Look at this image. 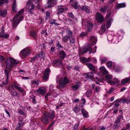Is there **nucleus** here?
Here are the masks:
<instances>
[{
  "mask_svg": "<svg viewBox=\"0 0 130 130\" xmlns=\"http://www.w3.org/2000/svg\"><path fill=\"white\" fill-rule=\"evenodd\" d=\"M39 3L38 0L37 1L36 0H29L27 3L26 7L28 12L30 14L33 13L35 7V5H34V3H35L36 4H37V3L38 5L36 6V7L38 9H39L40 6L39 5Z\"/></svg>",
  "mask_w": 130,
  "mask_h": 130,
  "instance_id": "f257e3e1",
  "label": "nucleus"
},
{
  "mask_svg": "<svg viewBox=\"0 0 130 130\" xmlns=\"http://www.w3.org/2000/svg\"><path fill=\"white\" fill-rule=\"evenodd\" d=\"M24 9H23L19 11L18 14L15 15L12 19V25L13 28L16 27L19 23L20 22L23 18L22 16H20V15L23 13Z\"/></svg>",
  "mask_w": 130,
  "mask_h": 130,
  "instance_id": "f03ea898",
  "label": "nucleus"
},
{
  "mask_svg": "<svg viewBox=\"0 0 130 130\" xmlns=\"http://www.w3.org/2000/svg\"><path fill=\"white\" fill-rule=\"evenodd\" d=\"M5 62L6 68L8 69H11L13 67L16 66L19 62V61L11 57L6 59Z\"/></svg>",
  "mask_w": 130,
  "mask_h": 130,
  "instance_id": "7ed1b4c3",
  "label": "nucleus"
},
{
  "mask_svg": "<svg viewBox=\"0 0 130 130\" xmlns=\"http://www.w3.org/2000/svg\"><path fill=\"white\" fill-rule=\"evenodd\" d=\"M96 46H95L92 49L90 47V45L88 44L86 47H84L80 50L82 54H83L84 53H87L88 51H89V53H94L96 52Z\"/></svg>",
  "mask_w": 130,
  "mask_h": 130,
  "instance_id": "20e7f679",
  "label": "nucleus"
},
{
  "mask_svg": "<svg viewBox=\"0 0 130 130\" xmlns=\"http://www.w3.org/2000/svg\"><path fill=\"white\" fill-rule=\"evenodd\" d=\"M30 51V50L29 48H24L20 52V56L22 58L24 59L29 54Z\"/></svg>",
  "mask_w": 130,
  "mask_h": 130,
  "instance_id": "39448f33",
  "label": "nucleus"
},
{
  "mask_svg": "<svg viewBox=\"0 0 130 130\" xmlns=\"http://www.w3.org/2000/svg\"><path fill=\"white\" fill-rule=\"evenodd\" d=\"M69 80L66 77H65L63 78H61L59 82V87L63 88L65 86L66 84L69 83Z\"/></svg>",
  "mask_w": 130,
  "mask_h": 130,
  "instance_id": "423d86ee",
  "label": "nucleus"
},
{
  "mask_svg": "<svg viewBox=\"0 0 130 130\" xmlns=\"http://www.w3.org/2000/svg\"><path fill=\"white\" fill-rule=\"evenodd\" d=\"M122 117V116L121 115H119L118 116L113 125V128L114 129H116L119 127V123Z\"/></svg>",
  "mask_w": 130,
  "mask_h": 130,
  "instance_id": "0eeeda50",
  "label": "nucleus"
},
{
  "mask_svg": "<svg viewBox=\"0 0 130 130\" xmlns=\"http://www.w3.org/2000/svg\"><path fill=\"white\" fill-rule=\"evenodd\" d=\"M46 92V89L44 87H41L35 91V92L38 95L41 94L42 95H44Z\"/></svg>",
  "mask_w": 130,
  "mask_h": 130,
  "instance_id": "6e6552de",
  "label": "nucleus"
},
{
  "mask_svg": "<svg viewBox=\"0 0 130 130\" xmlns=\"http://www.w3.org/2000/svg\"><path fill=\"white\" fill-rule=\"evenodd\" d=\"M67 10V8L64 6L60 5L58 6L57 8V14L58 15L59 14L62 13Z\"/></svg>",
  "mask_w": 130,
  "mask_h": 130,
  "instance_id": "1a4fd4ad",
  "label": "nucleus"
},
{
  "mask_svg": "<svg viewBox=\"0 0 130 130\" xmlns=\"http://www.w3.org/2000/svg\"><path fill=\"white\" fill-rule=\"evenodd\" d=\"M54 66L55 67H59L62 65V62L61 60L59 59L54 60L53 62Z\"/></svg>",
  "mask_w": 130,
  "mask_h": 130,
  "instance_id": "9d476101",
  "label": "nucleus"
},
{
  "mask_svg": "<svg viewBox=\"0 0 130 130\" xmlns=\"http://www.w3.org/2000/svg\"><path fill=\"white\" fill-rule=\"evenodd\" d=\"M57 3L56 0H48L46 4L44 6L45 7L49 8L52 7L53 4H56Z\"/></svg>",
  "mask_w": 130,
  "mask_h": 130,
  "instance_id": "9b49d317",
  "label": "nucleus"
},
{
  "mask_svg": "<svg viewBox=\"0 0 130 130\" xmlns=\"http://www.w3.org/2000/svg\"><path fill=\"white\" fill-rule=\"evenodd\" d=\"M96 18L97 20L100 23H102L104 20L103 17L99 12L96 13Z\"/></svg>",
  "mask_w": 130,
  "mask_h": 130,
  "instance_id": "f8f14e48",
  "label": "nucleus"
},
{
  "mask_svg": "<svg viewBox=\"0 0 130 130\" xmlns=\"http://www.w3.org/2000/svg\"><path fill=\"white\" fill-rule=\"evenodd\" d=\"M44 113L46 115V116L48 118L52 119H54L55 115V112L53 110H51L50 112L47 113L45 112Z\"/></svg>",
  "mask_w": 130,
  "mask_h": 130,
  "instance_id": "ddd939ff",
  "label": "nucleus"
},
{
  "mask_svg": "<svg viewBox=\"0 0 130 130\" xmlns=\"http://www.w3.org/2000/svg\"><path fill=\"white\" fill-rule=\"evenodd\" d=\"M50 71L49 69H46L44 71V75L43 76V79L44 80H46L49 78V73Z\"/></svg>",
  "mask_w": 130,
  "mask_h": 130,
  "instance_id": "4468645a",
  "label": "nucleus"
},
{
  "mask_svg": "<svg viewBox=\"0 0 130 130\" xmlns=\"http://www.w3.org/2000/svg\"><path fill=\"white\" fill-rule=\"evenodd\" d=\"M41 121L44 123V124H46L48 123L49 121L48 117L46 116V115L44 113V116L41 118Z\"/></svg>",
  "mask_w": 130,
  "mask_h": 130,
  "instance_id": "2eb2a0df",
  "label": "nucleus"
},
{
  "mask_svg": "<svg viewBox=\"0 0 130 130\" xmlns=\"http://www.w3.org/2000/svg\"><path fill=\"white\" fill-rule=\"evenodd\" d=\"M5 72L6 77V82H3L2 83L4 86L8 83L9 74H10V71H7L6 69L5 70Z\"/></svg>",
  "mask_w": 130,
  "mask_h": 130,
  "instance_id": "dca6fc26",
  "label": "nucleus"
},
{
  "mask_svg": "<svg viewBox=\"0 0 130 130\" xmlns=\"http://www.w3.org/2000/svg\"><path fill=\"white\" fill-rule=\"evenodd\" d=\"M24 124V123L22 122L20 120H19L17 126L16 128V130H22V127Z\"/></svg>",
  "mask_w": 130,
  "mask_h": 130,
  "instance_id": "f3484780",
  "label": "nucleus"
},
{
  "mask_svg": "<svg viewBox=\"0 0 130 130\" xmlns=\"http://www.w3.org/2000/svg\"><path fill=\"white\" fill-rule=\"evenodd\" d=\"M38 82L36 79H33L31 80L30 84L32 88L37 87L38 86Z\"/></svg>",
  "mask_w": 130,
  "mask_h": 130,
  "instance_id": "a211bd4d",
  "label": "nucleus"
},
{
  "mask_svg": "<svg viewBox=\"0 0 130 130\" xmlns=\"http://www.w3.org/2000/svg\"><path fill=\"white\" fill-rule=\"evenodd\" d=\"M18 85H19L15 83H14L13 84V87L18 91L21 93H23L24 91V89L21 87L19 86Z\"/></svg>",
  "mask_w": 130,
  "mask_h": 130,
  "instance_id": "6ab92c4d",
  "label": "nucleus"
},
{
  "mask_svg": "<svg viewBox=\"0 0 130 130\" xmlns=\"http://www.w3.org/2000/svg\"><path fill=\"white\" fill-rule=\"evenodd\" d=\"M86 64L90 70L95 73H96V71L95 70L94 66L92 64L90 63H86Z\"/></svg>",
  "mask_w": 130,
  "mask_h": 130,
  "instance_id": "aec40b11",
  "label": "nucleus"
},
{
  "mask_svg": "<svg viewBox=\"0 0 130 130\" xmlns=\"http://www.w3.org/2000/svg\"><path fill=\"white\" fill-rule=\"evenodd\" d=\"M101 72L103 75H107L108 74V72L105 67L103 66H101L100 68Z\"/></svg>",
  "mask_w": 130,
  "mask_h": 130,
  "instance_id": "412c9836",
  "label": "nucleus"
},
{
  "mask_svg": "<svg viewBox=\"0 0 130 130\" xmlns=\"http://www.w3.org/2000/svg\"><path fill=\"white\" fill-rule=\"evenodd\" d=\"M7 11L6 10H2L0 9V17H5L7 14Z\"/></svg>",
  "mask_w": 130,
  "mask_h": 130,
  "instance_id": "4be33fe9",
  "label": "nucleus"
},
{
  "mask_svg": "<svg viewBox=\"0 0 130 130\" xmlns=\"http://www.w3.org/2000/svg\"><path fill=\"white\" fill-rule=\"evenodd\" d=\"M81 9L82 11H85L87 13H89L90 12L89 7L87 6H83L81 7Z\"/></svg>",
  "mask_w": 130,
  "mask_h": 130,
  "instance_id": "5701e85b",
  "label": "nucleus"
},
{
  "mask_svg": "<svg viewBox=\"0 0 130 130\" xmlns=\"http://www.w3.org/2000/svg\"><path fill=\"white\" fill-rule=\"evenodd\" d=\"M81 110L82 113L84 117L87 118L89 117L88 113L85 109L83 108Z\"/></svg>",
  "mask_w": 130,
  "mask_h": 130,
  "instance_id": "b1692460",
  "label": "nucleus"
},
{
  "mask_svg": "<svg viewBox=\"0 0 130 130\" xmlns=\"http://www.w3.org/2000/svg\"><path fill=\"white\" fill-rule=\"evenodd\" d=\"M59 57L61 59H63L66 57V54L65 52L63 50L59 51Z\"/></svg>",
  "mask_w": 130,
  "mask_h": 130,
  "instance_id": "393cba45",
  "label": "nucleus"
},
{
  "mask_svg": "<svg viewBox=\"0 0 130 130\" xmlns=\"http://www.w3.org/2000/svg\"><path fill=\"white\" fill-rule=\"evenodd\" d=\"M86 75L87 76L86 78H89L91 79L93 78L94 76V73L92 72H88L87 73Z\"/></svg>",
  "mask_w": 130,
  "mask_h": 130,
  "instance_id": "a878e982",
  "label": "nucleus"
},
{
  "mask_svg": "<svg viewBox=\"0 0 130 130\" xmlns=\"http://www.w3.org/2000/svg\"><path fill=\"white\" fill-rule=\"evenodd\" d=\"M108 7L107 6H104V7H101L99 11L103 13H106Z\"/></svg>",
  "mask_w": 130,
  "mask_h": 130,
  "instance_id": "bb28decb",
  "label": "nucleus"
},
{
  "mask_svg": "<svg viewBox=\"0 0 130 130\" xmlns=\"http://www.w3.org/2000/svg\"><path fill=\"white\" fill-rule=\"evenodd\" d=\"M57 21L56 20L54 19H50L49 21V22L51 24H54L55 25H59L58 23L56 22Z\"/></svg>",
  "mask_w": 130,
  "mask_h": 130,
  "instance_id": "cd10ccee",
  "label": "nucleus"
},
{
  "mask_svg": "<svg viewBox=\"0 0 130 130\" xmlns=\"http://www.w3.org/2000/svg\"><path fill=\"white\" fill-rule=\"evenodd\" d=\"M72 6L75 9H78L79 6V5L77 4L75 1H73L71 3Z\"/></svg>",
  "mask_w": 130,
  "mask_h": 130,
  "instance_id": "c85d7f7f",
  "label": "nucleus"
},
{
  "mask_svg": "<svg viewBox=\"0 0 130 130\" xmlns=\"http://www.w3.org/2000/svg\"><path fill=\"white\" fill-rule=\"evenodd\" d=\"M113 21V19L112 18H110L109 20H108L106 24V27L108 28H109L111 25V22Z\"/></svg>",
  "mask_w": 130,
  "mask_h": 130,
  "instance_id": "c756f323",
  "label": "nucleus"
},
{
  "mask_svg": "<svg viewBox=\"0 0 130 130\" xmlns=\"http://www.w3.org/2000/svg\"><path fill=\"white\" fill-rule=\"evenodd\" d=\"M126 5L125 3H121L118 4L117 5V8L119 9L122 8H124L126 7Z\"/></svg>",
  "mask_w": 130,
  "mask_h": 130,
  "instance_id": "7c9ffc66",
  "label": "nucleus"
},
{
  "mask_svg": "<svg viewBox=\"0 0 130 130\" xmlns=\"http://www.w3.org/2000/svg\"><path fill=\"white\" fill-rule=\"evenodd\" d=\"M16 7V0H13V4L12 6V11L14 12H17L15 9Z\"/></svg>",
  "mask_w": 130,
  "mask_h": 130,
  "instance_id": "2f4dec72",
  "label": "nucleus"
},
{
  "mask_svg": "<svg viewBox=\"0 0 130 130\" xmlns=\"http://www.w3.org/2000/svg\"><path fill=\"white\" fill-rule=\"evenodd\" d=\"M90 40L92 42L93 44H95L96 41L97 39L94 36H91L90 38Z\"/></svg>",
  "mask_w": 130,
  "mask_h": 130,
  "instance_id": "473e14b6",
  "label": "nucleus"
},
{
  "mask_svg": "<svg viewBox=\"0 0 130 130\" xmlns=\"http://www.w3.org/2000/svg\"><path fill=\"white\" fill-rule=\"evenodd\" d=\"M129 80H130V77H128L126 79L122 80L121 83L122 84H124L128 82Z\"/></svg>",
  "mask_w": 130,
  "mask_h": 130,
  "instance_id": "72a5a7b5",
  "label": "nucleus"
},
{
  "mask_svg": "<svg viewBox=\"0 0 130 130\" xmlns=\"http://www.w3.org/2000/svg\"><path fill=\"white\" fill-rule=\"evenodd\" d=\"M80 60L84 62H88L90 61L91 59L90 58L86 59L85 57H83L81 58Z\"/></svg>",
  "mask_w": 130,
  "mask_h": 130,
  "instance_id": "f704fd0d",
  "label": "nucleus"
},
{
  "mask_svg": "<svg viewBox=\"0 0 130 130\" xmlns=\"http://www.w3.org/2000/svg\"><path fill=\"white\" fill-rule=\"evenodd\" d=\"M92 93V90H87L86 92V95L87 97H89L91 95Z\"/></svg>",
  "mask_w": 130,
  "mask_h": 130,
  "instance_id": "c9c22d12",
  "label": "nucleus"
},
{
  "mask_svg": "<svg viewBox=\"0 0 130 130\" xmlns=\"http://www.w3.org/2000/svg\"><path fill=\"white\" fill-rule=\"evenodd\" d=\"M112 36L109 35L108 36L107 39L108 41H111L112 42L111 43H115V42H114V39H113Z\"/></svg>",
  "mask_w": 130,
  "mask_h": 130,
  "instance_id": "e433bc0d",
  "label": "nucleus"
},
{
  "mask_svg": "<svg viewBox=\"0 0 130 130\" xmlns=\"http://www.w3.org/2000/svg\"><path fill=\"white\" fill-rule=\"evenodd\" d=\"M11 93L12 95H13L15 96H19V93H18L17 92L15 91L14 92L11 91Z\"/></svg>",
  "mask_w": 130,
  "mask_h": 130,
  "instance_id": "4c0bfd02",
  "label": "nucleus"
},
{
  "mask_svg": "<svg viewBox=\"0 0 130 130\" xmlns=\"http://www.w3.org/2000/svg\"><path fill=\"white\" fill-rule=\"evenodd\" d=\"M56 46L58 47V49H60V48L63 49V47L60 44L58 41L56 43Z\"/></svg>",
  "mask_w": 130,
  "mask_h": 130,
  "instance_id": "58836bf2",
  "label": "nucleus"
},
{
  "mask_svg": "<svg viewBox=\"0 0 130 130\" xmlns=\"http://www.w3.org/2000/svg\"><path fill=\"white\" fill-rule=\"evenodd\" d=\"M30 35L33 37L34 38H35L36 36L35 32L34 31H32L30 33Z\"/></svg>",
  "mask_w": 130,
  "mask_h": 130,
  "instance_id": "ea45409f",
  "label": "nucleus"
},
{
  "mask_svg": "<svg viewBox=\"0 0 130 130\" xmlns=\"http://www.w3.org/2000/svg\"><path fill=\"white\" fill-rule=\"evenodd\" d=\"M73 110L76 113H77L79 111L80 108L77 106H76L74 108Z\"/></svg>",
  "mask_w": 130,
  "mask_h": 130,
  "instance_id": "a19ab883",
  "label": "nucleus"
},
{
  "mask_svg": "<svg viewBox=\"0 0 130 130\" xmlns=\"http://www.w3.org/2000/svg\"><path fill=\"white\" fill-rule=\"evenodd\" d=\"M38 59V58L36 54L33 57L31 58V60L30 61L31 62H32L35 61V60H37Z\"/></svg>",
  "mask_w": 130,
  "mask_h": 130,
  "instance_id": "79ce46f5",
  "label": "nucleus"
},
{
  "mask_svg": "<svg viewBox=\"0 0 130 130\" xmlns=\"http://www.w3.org/2000/svg\"><path fill=\"white\" fill-rule=\"evenodd\" d=\"M79 86L77 84L73 85L72 86V88L74 90H76L78 89Z\"/></svg>",
  "mask_w": 130,
  "mask_h": 130,
  "instance_id": "37998d69",
  "label": "nucleus"
},
{
  "mask_svg": "<svg viewBox=\"0 0 130 130\" xmlns=\"http://www.w3.org/2000/svg\"><path fill=\"white\" fill-rule=\"evenodd\" d=\"M79 122H78L76 124L73 128V130H78V128L79 126Z\"/></svg>",
  "mask_w": 130,
  "mask_h": 130,
  "instance_id": "c03bdc74",
  "label": "nucleus"
},
{
  "mask_svg": "<svg viewBox=\"0 0 130 130\" xmlns=\"http://www.w3.org/2000/svg\"><path fill=\"white\" fill-rule=\"evenodd\" d=\"M114 69L117 72H119L121 70V68L120 66H115Z\"/></svg>",
  "mask_w": 130,
  "mask_h": 130,
  "instance_id": "a18cd8bd",
  "label": "nucleus"
},
{
  "mask_svg": "<svg viewBox=\"0 0 130 130\" xmlns=\"http://www.w3.org/2000/svg\"><path fill=\"white\" fill-rule=\"evenodd\" d=\"M8 2L6 0H0V6L3 4L7 3Z\"/></svg>",
  "mask_w": 130,
  "mask_h": 130,
  "instance_id": "49530a36",
  "label": "nucleus"
},
{
  "mask_svg": "<svg viewBox=\"0 0 130 130\" xmlns=\"http://www.w3.org/2000/svg\"><path fill=\"white\" fill-rule=\"evenodd\" d=\"M105 77L107 80H109L108 83H108L109 81H110L109 80L111 79L112 77V76L111 75H106L105 76Z\"/></svg>",
  "mask_w": 130,
  "mask_h": 130,
  "instance_id": "de8ad7c7",
  "label": "nucleus"
},
{
  "mask_svg": "<svg viewBox=\"0 0 130 130\" xmlns=\"http://www.w3.org/2000/svg\"><path fill=\"white\" fill-rule=\"evenodd\" d=\"M69 36H66L64 37L63 39V41L64 42H66L68 40V39H69Z\"/></svg>",
  "mask_w": 130,
  "mask_h": 130,
  "instance_id": "09e8293b",
  "label": "nucleus"
},
{
  "mask_svg": "<svg viewBox=\"0 0 130 130\" xmlns=\"http://www.w3.org/2000/svg\"><path fill=\"white\" fill-rule=\"evenodd\" d=\"M3 27H2V28L1 29V32L0 33V37H2L3 35L4 34V30L3 29Z\"/></svg>",
  "mask_w": 130,
  "mask_h": 130,
  "instance_id": "8fccbe9b",
  "label": "nucleus"
},
{
  "mask_svg": "<svg viewBox=\"0 0 130 130\" xmlns=\"http://www.w3.org/2000/svg\"><path fill=\"white\" fill-rule=\"evenodd\" d=\"M70 42L71 43H74L75 42V39L73 37L70 38Z\"/></svg>",
  "mask_w": 130,
  "mask_h": 130,
  "instance_id": "3c124183",
  "label": "nucleus"
},
{
  "mask_svg": "<svg viewBox=\"0 0 130 130\" xmlns=\"http://www.w3.org/2000/svg\"><path fill=\"white\" fill-rule=\"evenodd\" d=\"M115 79L116 80L115 82H114L110 80L109 81V83H110L111 84H113L115 83H118V79L117 78H115Z\"/></svg>",
  "mask_w": 130,
  "mask_h": 130,
  "instance_id": "603ef678",
  "label": "nucleus"
},
{
  "mask_svg": "<svg viewBox=\"0 0 130 130\" xmlns=\"http://www.w3.org/2000/svg\"><path fill=\"white\" fill-rule=\"evenodd\" d=\"M113 91V88L112 87H111L110 88L108 91L107 93L109 94H111L112 92Z\"/></svg>",
  "mask_w": 130,
  "mask_h": 130,
  "instance_id": "864d4df0",
  "label": "nucleus"
},
{
  "mask_svg": "<svg viewBox=\"0 0 130 130\" xmlns=\"http://www.w3.org/2000/svg\"><path fill=\"white\" fill-rule=\"evenodd\" d=\"M112 64V63L111 61H108L106 63V65L108 68L110 67Z\"/></svg>",
  "mask_w": 130,
  "mask_h": 130,
  "instance_id": "5fc2aeb1",
  "label": "nucleus"
},
{
  "mask_svg": "<svg viewBox=\"0 0 130 130\" xmlns=\"http://www.w3.org/2000/svg\"><path fill=\"white\" fill-rule=\"evenodd\" d=\"M67 33H68V36H69V38L71 37L72 34V31L69 30L68 31Z\"/></svg>",
  "mask_w": 130,
  "mask_h": 130,
  "instance_id": "6e6d98bb",
  "label": "nucleus"
},
{
  "mask_svg": "<svg viewBox=\"0 0 130 130\" xmlns=\"http://www.w3.org/2000/svg\"><path fill=\"white\" fill-rule=\"evenodd\" d=\"M43 52L41 51L38 54H36L38 58L41 57L43 55Z\"/></svg>",
  "mask_w": 130,
  "mask_h": 130,
  "instance_id": "4d7b16f0",
  "label": "nucleus"
},
{
  "mask_svg": "<svg viewBox=\"0 0 130 130\" xmlns=\"http://www.w3.org/2000/svg\"><path fill=\"white\" fill-rule=\"evenodd\" d=\"M107 60V58L106 57H104L103 59L101 60V61L102 63H103L106 61Z\"/></svg>",
  "mask_w": 130,
  "mask_h": 130,
  "instance_id": "13d9d810",
  "label": "nucleus"
},
{
  "mask_svg": "<svg viewBox=\"0 0 130 130\" xmlns=\"http://www.w3.org/2000/svg\"><path fill=\"white\" fill-rule=\"evenodd\" d=\"M87 33L86 32H82L80 35V36L82 37H83L85 36L87 34Z\"/></svg>",
  "mask_w": 130,
  "mask_h": 130,
  "instance_id": "bf43d9fd",
  "label": "nucleus"
},
{
  "mask_svg": "<svg viewBox=\"0 0 130 130\" xmlns=\"http://www.w3.org/2000/svg\"><path fill=\"white\" fill-rule=\"evenodd\" d=\"M122 101V99H118L116 100H115L113 102V103H116L117 102L120 103V102Z\"/></svg>",
  "mask_w": 130,
  "mask_h": 130,
  "instance_id": "052dcab7",
  "label": "nucleus"
},
{
  "mask_svg": "<svg viewBox=\"0 0 130 130\" xmlns=\"http://www.w3.org/2000/svg\"><path fill=\"white\" fill-rule=\"evenodd\" d=\"M100 88L99 87H96L95 88V91L96 92H98L100 91Z\"/></svg>",
  "mask_w": 130,
  "mask_h": 130,
  "instance_id": "680f3d73",
  "label": "nucleus"
},
{
  "mask_svg": "<svg viewBox=\"0 0 130 130\" xmlns=\"http://www.w3.org/2000/svg\"><path fill=\"white\" fill-rule=\"evenodd\" d=\"M99 128V130H104L106 129V127L103 126H100Z\"/></svg>",
  "mask_w": 130,
  "mask_h": 130,
  "instance_id": "e2e57ef3",
  "label": "nucleus"
},
{
  "mask_svg": "<svg viewBox=\"0 0 130 130\" xmlns=\"http://www.w3.org/2000/svg\"><path fill=\"white\" fill-rule=\"evenodd\" d=\"M68 14L69 16L71 18H73L74 17L73 14L72 12L68 13Z\"/></svg>",
  "mask_w": 130,
  "mask_h": 130,
  "instance_id": "0e129e2a",
  "label": "nucleus"
},
{
  "mask_svg": "<svg viewBox=\"0 0 130 130\" xmlns=\"http://www.w3.org/2000/svg\"><path fill=\"white\" fill-rule=\"evenodd\" d=\"M9 35L8 34H4L2 36V37H4L5 38H7L9 37Z\"/></svg>",
  "mask_w": 130,
  "mask_h": 130,
  "instance_id": "69168bd1",
  "label": "nucleus"
},
{
  "mask_svg": "<svg viewBox=\"0 0 130 130\" xmlns=\"http://www.w3.org/2000/svg\"><path fill=\"white\" fill-rule=\"evenodd\" d=\"M130 127V124L129 123H127L126 125V129H128Z\"/></svg>",
  "mask_w": 130,
  "mask_h": 130,
  "instance_id": "338daca9",
  "label": "nucleus"
},
{
  "mask_svg": "<svg viewBox=\"0 0 130 130\" xmlns=\"http://www.w3.org/2000/svg\"><path fill=\"white\" fill-rule=\"evenodd\" d=\"M84 104L82 103H80L79 104V108H82L83 107V106H84Z\"/></svg>",
  "mask_w": 130,
  "mask_h": 130,
  "instance_id": "774afa93",
  "label": "nucleus"
}]
</instances>
